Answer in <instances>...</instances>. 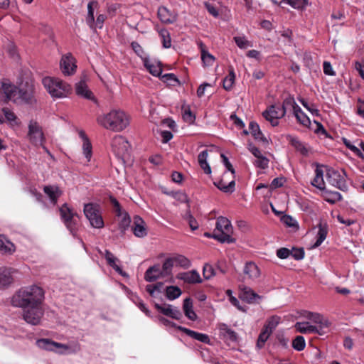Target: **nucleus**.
Here are the masks:
<instances>
[{
    "label": "nucleus",
    "mask_w": 364,
    "mask_h": 364,
    "mask_svg": "<svg viewBox=\"0 0 364 364\" xmlns=\"http://www.w3.org/2000/svg\"><path fill=\"white\" fill-rule=\"evenodd\" d=\"M33 90L30 87L26 90L18 88L9 80L4 79L0 82V102L19 104L33 102Z\"/></svg>",
    "instance_id": "nucleus-1"
},
{
    "label": "nucleus",
    "mask_w": 364,
    "mask_h": 364,
    "mask_svg": "<svg viewBox=\"0 0 364 364\" xmlns=\"http://www.w3.org/2000/svg\"><path fill=\"white\" fill-rule=\"evenodd\" d=\"M44 294L43 289L37 285L24 287L13 295L11 302L15 307L42 304Z\"/></svg>",
    "instance_id": "nucleus-2"
},
{
    "label": "nucleus",
    "mask_w": 364,
    "mask_h": 364,
    "mask_svg": "<svg viewBox=\"0 0 364 364\" xmlns=\"http://www.w3.org/2000/svg\"><path fill=\"white\" fill-rule=\"evenodd\" d=\"M97 122L107 129L121 132L129 126L130 117L123 110L113 109L107 114L98 116Z\"/></svg>",
    "instance_id": "nucleus-3"
},
{
    "label": "nucleus",
    "mask_w": 364,
    "mask_h": 364,
    "mask_svg": "<svg viewBox=\"0 0 364 364\" xmlns=\"http://www.w3.org/2000/svg\"><path fill=\"white\" fill-rule=\"evenodd\" d=\"M45 89L53 99L65 98L72 92L70 84L60 78L46 77L42 80Z\"/></svg>",
    "instance_id": "nucleus-4"
},
{
    "label": "nucleus",
    "mask_w": 364,
    "mask_h": 364,
    "mask_svg": "<svg viewBox=\"0 0 364 364\" xmlns=\"http://www.w3.org/2000/svg\"><path fill=\"white\" fill-rule=\"evenodd\" d=\"M218 235H215V240L222 243H233L235 242L232 236L233 228L230 221L225 217H218L217 218L215 228Z\"/></svg>",
    "instance_id": "nucleus-5"
},
{
    "label": "nucleus",
    "mask_w": 364,
    "mask_h": 364,
    "mask_svg": "<svg viewBox=\"0 0 364 364\" xmlns=\"http://www.w3.org/2000/svg\"><path fill=\"white\" fill-rule=\"evenodd\" d=\"M60 218L67 229L73 235H75L79 227V217L67 203H64L59 209Z\"/></svg>",
    "instance_id": "nucleus-6"
},
{
    "label": "nucleus",
    "mask_w": 364,
    "mask_h": 364,
    "mask_svg": "<svg viewBox=\"0 0 364 364\" xmlns=\"http://www.w3.org/2000/svg\"><path fill=\"white\" fill-rule=\"evenodd\" d=\"M84 213L92 228L100 229L104 227V220L99 205L94 203L85 204Z\"/></svg>",
    "instance_id": "nucleus-7"
},
{
    "label": "nucleus",
    "mask_w": 364,
    "mask_h": 364,
    "mask_svg": "<svg viewBox=\"0 0 364 364\" xmlns=\"http://www.w3.org/2000/svg\"><path fill=\"white\" fill-rule=\"evenodd\" d=\"M23 311V318L31 325H38L44 314L42 304L31 305L21 307Z\"/></svg>",
    "instance_id": "nucleus-8"
},
{
    "label": "nucleus",
    "mask_w": 364,
    "mask_h": 364,
    "mask_svg": "<svg viewBox=\"0 0 364 364\" xmlns=\"http://www.w3.org/2000/svg\"><path fill=\"white\" fill-rule=\"evenodd\" d=\"M27 138L35 146H42L45 140L41 127L34 120H31L28 125Z\"/></svg>",
    "instance_id": "nucleus-9"
},
{
    "label": "nucleus",
    "mask_w": 364,
    "mask_h": 364,
    "mask_svg": "<svg viewBox=\"0 0 364 364\" xmlns=\"http://www.w3.org/2000/svg\"><path fill=\"white\" fill-rule=\"evenodd\" d=\"M112 149L118 158L124 159L129 154L130 145L124 136L118 135L112 141Z\"/></svg>",
    "instance_id": "nucleus-10"
},
{
    "label": "nucleus",
    "mask_w": 364,
    "mask_h": 364,
    "mask_svg": "<svg viewBox=\"0 0 364 364\" xmlns=\"http://www.w3.org/2000/svg\"><path fill=\"white\" fill-rule=\"evenodd\" d=\"M328 183L341 190L343 191L347 188L345 173L343 171H339L335 169H328L326 175Z\"/></svg>",
    "instance_id": "nucleus-11"
},
{
    "label": "nucleus",
    "mask_w": 364,
    "mask_h": 364,
    "mask_svg": "<svg viewBox=\"0 0 364 364\" xmlns=\"http://www.w3.org/2000/svg\"><path fill=\"white\" fill-rule=\"evenodd\" d=\"M60 68L65 76L73 75L77 69L76 60L70 53L63 55L60 61Z\"/></svg>",
    "instance_id": "nucleus-12"
},
{
    "label": "nucleus",
    "mask_w": 364,
    "mask_h": 364,
    "mask_svg": "<svg viewBox=\"0 0 364 364\" xmlns=\"http://www.w3.org/2000/svg\"><path fill=\"white\" fill-rule=\"evenodd\" d=\"M285 115L284 109H281L279 105H273L269 106L263 112L262 116L269 121L273 127L279 124V119Z\"/></svg>",
    "instance_id": "nucleus-13"
},
{
    "label": "nucleus",
    "mask_w": 364,
    "mask_h": 364,
    "mask_svg": "<svg viewBox=\"0 0 364 364\" xmlns=\"http://www.w3.org/2000/svg\"><path fill=\"white\" fill-rule=\"evenodd\" d=\"M245 279L255 281L260 277L261 272L258 266L253 262H247L243 268Z\"/></svg>",
    "instance_id": "nucleus-14"
},
{
    "label": "nucleus",
    "mask_w": 364,
    "mask_h": 364,
    "mask_svg": "<svg viewBox=\"0 0 364 364\" xmlns=\"http://www.w3.org/2000/svg\"><path fill=\"white\" fill-rule=\"evenodd\" d=\"M56 353L59 354H75L81 350L80 344L77 341H71L67 344L57 342Z\"/></svg>",
    "instance_id": "nucleus-15"
},
{
    "label": "nucleus",
    "mask_w": 364,
    "mask_h": 364,
    "mask_svg": "<svg viewBox=\"0 0 364 364\" xmlns=\"http://www.w3.org/2000/svg\"><path fill=\"white\" fill-rule=\"evenodd\" d=\"M158 17L165 24L173 23L177 20V14L165 6H160L158 9Z\"/></svg>",
    "instance_id": "nucleus-16"
},
{
    "label": "nucleus",
    "mask_w": 364,
    "mask_h": 364,
    "mask_svg": "<svg viewBox=\"0 0 364 364\" xmlns=\"http://www.w3.org/2000/svg\"><path fill=\"white\" fill-rule=\"evenodd\" d=\"M75 92L77 96L85 99L93 101L95 100L85 80H82L75 84Z\"/></svg>",
    "instance_id": "nucleus-17"
},
{
    "label": "nucleus",
    "mask_w": 364,
    "mask_h": 364,
    "mask_svg": "<svg viewBox=\"0 0 364 364\" xmlns=\"http://www.w3.org/2000/svg\"><path fill=\"white\" fill-rule=\"evenodd\" d=\"M156 308L163 314L175 319H180L182 317L181 312L176 308H173L170 304L159 305L156 304Z\"/></svg>",
    "instance_id": "nucleus-18"
},
{
    "label": "nucleus",
    "mask_w": 364,
    "mask_h": 364,
    "mask_svg": "<svg viewBox=\"0 0 364 364\" xmlns=\"http://www.w3.org/2000/svg\"><path fill=\"white\" fill-rule=\"evenodd\" d=\"M144 65L154 76H159L162 72L161 64L156 60L149 58H143Z\"/></svg>",
    "instance_id": "nucleus-19"
},
{
    "label": "nucleus",
    "mask_w": 364,
    "mask_h": 364,
    "mask_svg": "<svg viewBox=\"0 0 364 364\" xmlns=\"http://www.w3.org/2000/svg\"><path fill=\"white\" fill-rule=\"evenodd\" d=\"M218 328L219 330L220 336L223 339L231 342H235L237 341V333L229 328L227 324L219 323L218 325Z\"/></svg>",
    "instance_id": "nucleus-20"
},
{
    "label": "nucleus",
    "mask_w": 364,
    "mask_h": 364,
    "mask_svg": "<svg viewBox=\"0 0 364 364\" xmlns=\"http://www.w3.org/2000/svg\"><path fill=\"white\" fill-rule=\"evenodd\" d=\"M177 278L188 284L202 282L200 276L196 270L180 273L178 274Z\"/></svg>",
    "instance_id": "nucleus-21"
},
{
    "label": "nucleus",
    "mask_w": 364,
    "mask_h": 364,
    "mask_svg": "<svg viewBox=\"0 0 364 364\" xmlns=\"http://www.w3.org/2000/svg\"><path fill=\"white\" fill-rule=\"evenodd\" d=\"M132 230L134 235L138 237H144L147 235V231L145 227V222L139 216L136 215L134 218Z\"/></svg>",
    "instance_id": "nucleus-22"
},
{
    "label": "nucleus",
    "mask_w": 364,
    "mask_h": 364,
    "mask_svg": "<svg viewBox=\"0 0 364 364\" xmlns=\"http://www.w3.org/2000/svg\"><path fill=\"white\" fill-rule=\"evenodd\" d=\"M200 51L201 60L204 66H212L215 60V58L210 54L206 48V46L201 41L198 43Z\"/></svg>",
    "instance_id": "nucleus-23"
},
{
    "label": "nucleus",
    "mask_w": 364,
    "mask_h": 364,
    "mask_svg": "<svg viewBox=\"0 0 364 364\" xmlns=\"http://www.w3.org/2000/svg\"><path fill=\"white\" fill-rule=\"evenodd\" d=\"M164 276L159 264L149 267L145 272L144 279L146 282H152Z\"/></svg>",
    "instance_id": "nucleus-24"
},
{
    "label": "nucleus",
    "mask_w": 364,
    "mask_h": 364,
    "mask_svg": "<svg viewBox=\"0 0 364 364\" xmlns=\"http://www.w3.org/2000/svg\"><path fill=\"white\" fill-rule=\"evenodd\" d=\"M287 140L289 141L291 145L301 154L303 156H307L309 152V149L307 146L301 141L298 138L288 135L287 136Z\"/></svg>",
    "instance_id": "nucleus-25"
},
{
    "label": "nucleus",
    "mask_w": 364,
    "mask_h": 364,
    "mask_svg": "<svg viewBox=\"0 0 364 364\" xmlns=\"http://www.w3.org/2000/svg\"><path fill=\"white\" fill-rule=\"evenodd\" d=\"M296 331L301 333H316L320 335L322 333L318 328L315 326L311 325L309 322H296L294 326Z\"/></svg>",
    "instance_id": "nucleus-26"
},
{
    "label": "nucleus",
    "mask_w": 364,
    "mask_h": 364,
    "mask_svg": "<svg viewBox=\"0 0 364 364\" xmlns=\"http://www.w3.org/2000/svg\"><path fill=\"white\" fill-rule=\"evenodd\" d=\"M304 316L311 320L315 323L319 325V330L321 331L324 327L328 326V321L323 318L322 315L318 313H313L310 311H305Z\"/></svg>",
    "instance_id": "nucleus-27"
},
{
    "label": "nucleus",
    "mask_w": 364,
    "mask_h": 364,
    "mask_svg": "<svg viewBox=\"0 0 364 364\" xmlns=\"http://www.w3.org/2000/svg\"><path fill=\"white\" fill-rule=\"evenodd\" d=\"M178 328L193 339H196L204 343H208L210 342L209 337L206 334L196 332L194 331L182 326H178Z\"/></svg>",
    "instance_id": "nucleus-28"
},
{
    "label": "nucleus",
    "mask_w": 364,
    "mask_h": 364,
    "mask_svg": "<svg viewBox=\"0 0 364 364\" xmlns=\"http://www.w3.org/2000/svg\"><path fill=\"white\" fill-rule=\"evenodd\" d=\"M249 129L251 134L255 138V139L262 142L264 144H268V140L263 135L262 132L260 130L259 126L257 123L255 122H251L249 124Z\"/></svg>",
    "instance_id": "nucleus-29"
},
{
    "label": "nucleus",
    "mask_w": 364,
    "mask_h": 364,
    "mask_svg": "<svg viewBox=\"0 0 364 364\" xmlns=\"http://www.w3.org/2000/svg\"><path fill=\"white\" fill-rule=\"evenodd\" d=\"M15 251L14 244L0 235V252L4 255H12Z\"/></svg>",
    "instance_id": "nucleus-30"
},
{
    "label": "nucleus",
    "mask_w": 364,
    "mask_h": 364,
    "mask_svg": "<svg viewBox=\"0 0 364 364\" xmlns=\"http://www.w3.org/2000/svg\"><path fill=\"white\" fill-rule=\"evenodd\" d=\"M323 173V166L317 165L315 169V177L311 182V184L320 190H323L325 188Z\"/></svg>",
    "instance_id": "nucleus-31"
},
{
    "label": "nucleus",
    "mask_w": 364,
    "mask_h": 364,
    "mask_svg": "<svg viewBox=\"0 0 364 364\" xmlns=\"http://www.w3.org/2000/svg\"><path fill=\"white\" fill-rule=\"evenodd\" d=\"M100 253L105 256L108 264L110 265L117 272L124 277L127 276V274L124 272L120 267L117 264L116 262L118 261V259L113 255L111 252L106 250L104 253L101 252Z\"/></svg>",
    "instance_id": "nucleus-32"
},
{
    "label": "nucleus",
    "mask_w": 364,
    "mask_h": 364,
    "mask_svg": "<svg viewBox=\"0 0 364 364\" xmlns=\"http://www.w3.org/2000/svg\"><path fill=\"white\" fill-rule=\"evenodd\" d=\"M240 297L247 303H253L259 296L248 287H240Z\"/></svg>",
    "instance_id": "nucleus-33"
},
{
    "label": "nucleus",
    "mask_w": 364,
    "mask_h": 364,
    "mask_svg": "<svg viewBox=\"0 0 364 364\" xmlns=\"http://www.w3.org/2000/svg\"><path fill=\"white\" fill-rule=\"evenodd\" d=\"M43 191L53 204L57 203L58 198L62 193L61 191L56 186H46L43 188Z\"/></svg>",
    "instance_id": "nucleus-34"
},
{
    "label": "nucleus",
    "mask_w": 364,
    "mask_h": 364,
    "mask_svg": "<svg viewBox=\"0 0 364 364\" xmlns=\"http://www.w3.org/2000/svg\"><path fill=\"white\" fill-rule=\"evenodd\" d=\"M183 309L185 316L191 321L197 319V315L193 311V301L190 298H186L183 301Z\"/></svg>",
    "instance_id": "nucleus-35"
},
{
    "label": "nucleus",
    "mask_w": 364,
    "mask_h": 364,
    "mask_svg": "<svg viewBox=\"0 0 364 364\" xmlns=\"http://www.w3.org/2000/svg\"><path fill=\"white\" fill-rule=\"evenodd\" d=\"M328 233V225L326 224L320 223L318 225V230L316 235V241L313 245V248H316L321 245V243L326 238Z\"/></svg>",
    "instance_id": "nucleus-36"
},
{
    "label": "nucleus",
    "mask_w": 364,
    "mask_h": 364,
    "mask_svg": "<svg viewBox=\"0 0 364 364\" xmlns=\"http://www.w3.org/2000/svg\"><path fill=\"white\" fill-rule=\"evenodd\" d=\"M294 116L297 121L304 127H309L311 121L308 116L302 111L299 106H296L295 109L293 111Z\"/></svg>",
    "instance_id": "nucleus-37"
},
{
    "label": "nucleus",
    "mask_w": 364,
    "mask_h": 364,
    "mask_svg": "<svg viewBox=\"0 0 364 364\" xmlns=\"http://www.w3.org/2000/svg\"><path fill=\"white\" fill-rule=\"evenodd\" d=\"M208 155V153L207 150L201 151L198 154V161L200 168L204 171V172L206 174H210L211 173V168L207 162Z\"/></svg>",
    "instance_id": "nucleus-38"
},
{
    "label": "nucleus",
    "mask_w": 364,
    "mask_h": 364,
    "mask_svg": "<svg viewBox=\"0 0 364 364\" xmlns=\"http://www.w3.org/2000/svg\"><path fill=\"white\" fill-rule=\"evenodd\" d=\"M5 123H8L11 126H18L20 122L15 113L8 107H4Z\"/></svg>",
    "instance_id": "nucleus-39"
},
{
    "label": "nucleus",
    "mask_w": 364,
    "mask_h": 364,
    "mask_svg": "<svg viewBox=\"0 0 364 364\" xmlns=\"http://www.w3.org/2000/svg\"><path fill=\"white\" fill-rule=\"evenodd\" d=\"M37 345L39 348L42 349L55 352H56V349L58 347L57 342L52 341L46 338L38 340Z\"/></svg>",
    "instance_id": "nucleus-40"
},
{
    "label": "nucleus",
    "mask_w": 364,
    "mask_h": 364,
    "mask_svg": "<svg viewBox=\"0 0 364 364\" xmlns=\"http://www.w3.org/2000/svg\"><path fill=\"white\" fill-rule=\"evenodd\" d=\"M227 173H224L223 178L218 183V188L225 193H232L235 190V181L232 180L229 183H226L224 181L225 177Z\"/></svg>",
    "instance_id": "nucleus-41"
},
{
    "label": "nucleus",
    "mask_w": 364,
    "mask_h": 364,
    "mask_svg": "<svg viewBox=\"0 0 364 364\" xmlns=\"http://www.w3.org/2000/svg\"><path fill=\"white\" fill-rule=\"evenodd\" d=\"M235 80V74L232 67L229 68V74L223 80V87L226 90H230Z\"/></svg>",
    "instance_id": "nucleus-42"
},
{
    "label": "nucleus",
    "mask_w": 364,
    "mask_h": 364,
    "mask_svg": "<svg viewBox=\"0 0 364 364\" xmlns=\"http://www.w3.org/2000/svg\"><path fill=\"white\" fill-rule=\"evenodd\" d=\"M280 321L278 316H272L266 322L263 328L272 333L273 331L276 328Z\"/></svg>",
    "instance_id": "nucleus-43"
},
{
    "label": "nucleus",
    "mask_w": 364,
    "mask_h": 364,
    "mask_svg": "<svg viewBox=\"0 0 364 364\" xmlns=\"http://www.w3.org/2000/svg\"><path fill=\"white\" fill-rule=\"evenodd\" d=\"M159 33L161 39L163 46L165 48H170L171 46V39L169 32L166 29L162 28L159 31Z\"/></svg>",
    "instance_id": "nucleus-44"
},
{
    "label": "nucleus",
    "mask_w": 364,
    "mask_h": 364,
    "mask_svg": "<svg viewBox=\"0 0 364 364\" xmlns=\"http://www.w3.org/2000/svg\"><path fill=\"white\" fill-rule=\"evenodd\" d=\"M181 290L175 286H170L166 288V294L169 300H173L178 298L181 294Z\"/></svg>",
    "instance_id": "nucleus-45"
},
{
    "label": "nucleus",
    "mask_w": 364,
    "mask_h": 364,
    "mask_svg": "<svg viewBox=\"0 0 364 364\" xmlns=\"http://www.w3.org/2000/svg\"><path fill=\"white\" fill-rule=\"evenodd\" d=\"M83 136V144H82V150L83 154L86 159H87V161L90 160L91 156H92V145L88 139L84 136V134H82Z\"/></svg>",
    "instance_id": "nucleus-46"
},
{
    "label": "nucleus",
    "mask_w": 364,
    "mask_h": 364,
    "mask_svg": "<svg viewBox=\"0 0 364 364\" xmlns=\"http://www.w3.org/2000/svg\"><path fill=\"white\" fill-rule=\"evenodd\" d=\"M11 282L12 277L9 272H0V289L8 286Z\"/></svg>",
    "instance_id": "nucleus-47"
},
{
    "label": "nucleus",
    "mask_w": 364,
    "mask_h": 364,
    "mask_svg": "<svg viewBox=\"0 0 364 364\" xmlns=\"http://www.w3.org/2000/svg\"><path fill=\"white\" fill-rule=\"evenodd\" d=\"M284 2H286L296 9H302L309 4L308 0H284Z\"/></svg>",
    "instance_id": "nucleus-48"
},
{
    "label": "nucleus",
    "mask_w": 364,
    "mask_h": 364,
    "mask_svg": "<svg viewBox=\"0 0 364 364\" xmlns=\"http://www.w3.org/2000/svg\"><path fill=\"white\" fill-rule=\"evenodd\" d=\"M306 342L304 338L301 336H296L292 341V347L298 351L304 350Z\"/></svg>",
    "instance_id": "nucleus-49"
},
{
    "label": "nucleus",
    "mask_w": 364,
    "mask_h": 364,
    "mask_svg": "<svg viewBox=\"0 0 364 364\" xmlns=\"http://www.w3.org/2000/svg\"><path fill=\"white\" fill-rule=\"evenodd\" d=\"M271 334L272 333L270 332L265 331L264 328H262L257 339V346L259 348H263L265 342L267 341Z\"/></svg>",
    "instance_id": "nucleus-50"
},
{
    "label": "nucleus",
    "mask_w": 364,
    "mask_h": 364,
    "mask_svg": "<svg viewBox=\"0 0 364 364\" xmlns=\"http://www.w3.org/2000/svg\"><path fill=\"white\" fill-rule=\"evenodd\" d=\"M119 218L120 219L119 222V226L122 229L125 230L130 224V218L129 215L124 212H120L118 214H117Z\"/></svg>",
    "instance_id": "nucleus-51"
},
{
    "label": "nucleus",
    "mask_w": 364,
    "mask_h": 364,
    "mask_svg": "<svg viewBox=\"0 0 364 364\" xmlns=\"http://www.w3.org/2000/svg\"><path fill=\"white\" fill-rule=\"evenodd\" d=\"M234 41L237 46L241 49H245L247 47L252 46L250 42L247 40L245 36H235Z\"/></svg>",
    "instance_id": "nucleus-52"
},
{
    "label": "nucleus",
    "mask_w": 364,
    "mask_h": 364,
    "mask_svg": "<svg viewBox=\"0 0 364 364\" xmlns=\"http://www.w3.org/2000/svg\"><path fill=\"white\" fill-rule=\"evenodd\" d=\"M282 222L287 227L298 229L296 220L290 215H284L282 218Z\"/></svg>",
    "instance_id": "nucleus-53"
},
{
    "label": "nucleus",
    "mask_w": 364,
    "mask_h": 364,
    "mask_svg": "<svg viewBox=\"0 0 364 364\" xmlns=\"http://www.w3.org/2000/svg\"><path fill=\"white\" fill-rule=\"evenodd\" d=\"M254 164L262 169H264L268 167L269 165V159L264 156L262 155L259 157L256 158L254 161Z\"/></svg>",
    "instance_id": "nucleus-54"
},
{
    "label": "nucleus",
    "mask_w": 364,
    "mask_h": 364,
    "mask_svg": "<svg viewBox=\"0 0 364 364\" xmlns=\"http://www.w3.org/2000/svg\"><path fill=\"white\" fill-rule=\"evenodd\" d=\"M296 106H299L294 99L293 97L286 98L282 104V106H280L281 109H284L285 112L289 107L292 108L293 111L295 109Z\"/></svg>",
    "instance_id": "nucleus-55"
},
{
    "label": "nucleus",
    "mask_w": 364,
    "mask_h": 364,
    "mask_svg": "<svg viewBox=\"0 0 364 364\" xmlns=\"http://www.w3.org/2000/svg\"><path fill=\"white\" fill-rule=\"evenodd\" d=\"M175 264H178L183 267H188L191 264L190 261L183 255H178L173 257Z\"/></svg>",
    "instance_id": "nucleus-56"
},
{
    "label": "nucleus",
    "mask_w": 364,
    "mask_h": 364,
    "mask_svg": "<svg viewBox=\"0 0 364 364\" xmlns=\"http://www.w3.org/2000/svg\"><path fill=\"white\" fill-rule=\"evenodd\" d=\"M203 274L206 279H209L213 277L215 273L213 266L208 264H205L203 267Z\"/></svg>",
    "instance_id": "nucleus-57"
},
{
    "label": "nucleus",
    "mask_w": 364,
    "mask_h": 364,
    "mask_svg": "<svg viewBox=\"0 0 364 364\" xmlns=\"http://www.w3.org/2000/svg\"><path fill=\"white\" fill-rule=\"evenodd\" d=\"M93 4H97L95 1H91L87 5V23L92 26V25L94 23V10L92 8Z\"/></svg>",
    "instance_id": "nucleus-58"
},
{
    "label": "nucleus",
    "mask_w": 364,
    "mask_h": 364,
    "mask_svg": "<svg viewBox=\"0 0 364 364\" xmlns=\"http://www.w3.org/2000/svg\"><path fill=\"white\" fill-rule=\"evenodd\" d=\"M174 264V260L173 258H168L166 259L163 264V274H168Z\"/></svg>",
    "instance_id": "nucleus-59"
},
{
    "label": "nucleus",
    "mask_w": 364,
    "mask_h": 364,
    "mask_svg": "<svg viewBox=\"0 0 364 364\" xmlns=\"http://www.w3.org/2000/svg\"><path fill=\"white\" fill-rule=\"evenodd\" d=\"M343 144L346 145L347 148H348L350 151H352L354 154H355L357 156H360L362 155V153L360 150L352 143L348 140L346 138L343 139Z\"/></svg>",
    "instance_id": "nucleus-60"
},
{
    "label": "nucleus",
    "mask_w": 364,
    "mask_h": 364,
    "mask_svg": "<svg viewBox=\"0 0 364 364\" xmlns=\"http://www.w3.org/2000/svg\"><path fill=\"white\" fill-rule=\"evenodd\" d=\"M299 102L301 103V105L308 109L313 115L318 116L319 111L318 109L315 107L314 105H309L306 100L304 99H300Z\"/></svg>",
    "instance_id": "nucleus-61"
},
{
    "label": "nucleus",
    "mask_w": 364,
    "mask_h": 364,
    "mask_svg": "<svg viewBox=\"0 0 364 364\" xmlns=\"http://www.w3.org/2000/svg\"><path fill=\"white\" fill-rule=\"evenodd\" d=\"M356 113L360 117L364 119V100L359 98L356 104Z\"/></svg>",
    "instance_id": "nucleus-62"
},
{
    "label": "nucleus",
    "mask_w": 364,
    "mask_h": 364,
    "mask_svg": "<svg viewBox=\"0 0 364 364\" xmlns=\"http://www.w3.org/2000/svg\"><path fill=\"white\" fill-rule=\"evenodd\" d=\"M183 118L184 121L190 124L193 123L195 120V116L192 114L190 109H184V112L183 113Z\"/></svg>",
    "instance_id": "nucleus-63"
},
{
    "label": "nucleus",
    "mask_w": 364,
    "mask_h": 364,
    "mask_svg": "<svg viewBox=\"0 0 364 364\" xmlns=\"http://www.w3.org/2000/svg\"><path fill=\"white\" fill-rule=\"evenodd\" d=\"M355 69L358 71L360 76L364 80V61L355 62Z\"/></svg>",
    "instance_id": "nucleus-64"
}]
</instances>
